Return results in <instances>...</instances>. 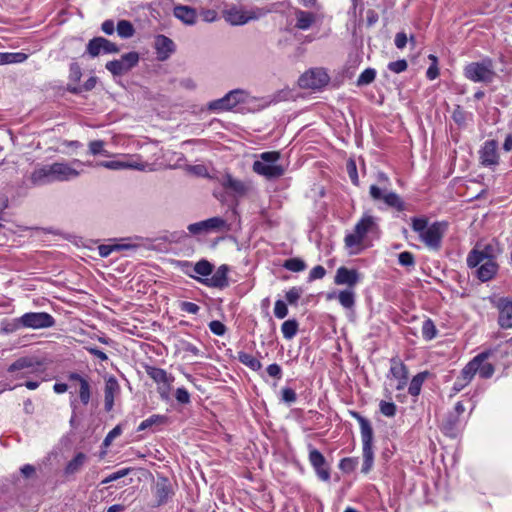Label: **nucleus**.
<instances>
[{
	"mask_svg": "<svg viewBox=\"0 0 512 512\" xmlns=\"http://www.w3.org/2000/svg\"><path fill=\"white\" fill-rule=\"evenodd\" d=\"M79 176V172L67 163H53L35 169L31 180L34 184H45L55 181H67Z\"/></svg>",
	"mask_w": 512,
	"mask_h": 512,
	"instance_id": "1",
	"label": "nucleus"
},
{
	"mask_svg": "<svg viewBox=\"0 0 512 512\" xmlns=\"http://www.w3.org/2000/svg\"><path fill=\"white\" fill-rule=\"evenodd\" d=\"M369 192L373 200L383 201L388 207L396 209L399 213H404L403 221L410 220L411 224H428V218L425 216L411 215L407 218L406 212H411L410 205L405 203L396 193L388 192L376 185H371Z\"/></svg>",
	"mask_w": 512,
	"mask_h": 512,
	"instance_id": "2",
	"label": "nucleus"
},
{
	"mask_svg": "<svg viewBox=\"0 0 512 512\" xmlns=\"http://www.w3.org/2000/svg\"><path fill=\"white\" fill-rule=\"evenodd\" d=\"M55 320L49 313L46 312H29L23 314L21 317L16 318L6 328L7 331H14L20 328L43 329L54 326Z\"/></svg>",
	"mask_w": 512,
	"mask_h": 512,
	"instance_id": "3",
	"label": "nucleus"
},
{
	"mask_svg": "<svg viewBox=\"0 0 512 512\" xmlns=\"http://www.w3.org/2000/svg\"><path fill=\"white\" fill-rule=\"evenodd\" d=\"M353 416L358 420L361 429V439L363 444L362 472L368 473L371 470L374 461V454L372 450L373 429L370 422L360 414L354 412Z\"/></svg>",
	"mask_w": 512,
	"mask_h": 512,
	"instance_id": "4",
	"label": "nucleus"
},
{
	"mask_svg": "<svg viewBox=\"0 0 512 512\" xmlns=\"http://www.w3.org/2000/svg\"><path fill=\"white\" fill-rule=\"evenodd\" d=\"M499 253L500 248L495 241L489 243L478 242L467 256V265L470 268L477 267L481 261L495 260Z\"/></svg>",
	"mask_w": 512,
	"mask_h": 512,
	"instance_id": "5",
	"label": "nucleus"
},
{
	"mask_svg": "<svg viewBox=\"0 0 512 512\" xmlns=\"http://www.w3.org/2000/svg\"><path fill=\"white\" fill-rule=\"evenodd\" d=\"M465 76L474 82L491 83L496 74L493 70L491 59H485L481 62H472L465 69Z\"/></svg>",
	"mask_w": 512,
	"mask_h": 512,
	"instance_id": "6",
	"label": "nucleus"
},
{
	"mask_svg": "<svg viewBox=\"0 0 512 512\" xmlns=\"http://www.w3.org/2000/svg\"><path fill=\"white\" fill-rule=\"evenodd\" d=\"M371 226H355L344 238L345 246L350 254H358L371 245L368 233Z\"/></svg>",
	"mask_w": 512,
	"mask_h": 512,
	"instance_id": "7",
	"label": "nucleus"
},
{
	"mask_svg": "<svg viewBox=\"0 0 512 512\" xmlns=\"http://www.w3.org/2000/svg\"><path fill=\"white\" fill-rule=\"evenodd\" d=\"M412 231L428 248L438 250L445 234V226H412Z\"/></svg>",
	"mask_w": 512,
	"mask_h": 512,
	"instance_id": "8",
	"label": "nucleus"
},
{
	"mask_svg": "<svg viewBox=\"0 0 512 512\" xmlns=\"http://www.w3.org/2000/svg\"><path fill=\"white\" fill-rule=\"evenodd\" d=\"M329 81L330 77L323 68H313L300 76L298 84L303 89L319 90Z\"/></svg>",
	"mask_w": 512,
	"mask_h": 512,
	"instance_id": "9",
	"label": "nucleus"
},
{
	"mask_svg": "<svg viewBox=\"0 0 512 512\" xmlns=\"http://www.w3.org/2000/svg\"><path fill=\"white\" fill-rule=\"evenodd\" d=\"M139 54L137 52H129L121 56L119 60H112L106 63L105 68L113 76H122L137 66L139 62Z\"/></svg>",
	"mask_w": 512,
	"mask_h": 512,
	"instance_id": "10",
	"label": "nucleus"
},
{
	"mask_svg": "<svg viewBox=\"0 0 512 512\" xmlns=\"http://www.w3.org/2000/svg\"><path fill=\"white\" fill-rule=\"evenodd\" d=\"M479 155L480 163L494 170L499 164L498 142L496 140L486 141L480 149Z\"/></svg>",
	"mask_w": 512,
	"mask_h": 512,
	"instance_id": "11",
	"label": "nucleus"
},
{
	"mask_svg": "<svg viewBox=\"0 0 512 512\" xmlns=\"http://www.w3.org/2000/svg\"><path fill=\"white\" fill-rule=\"evenodd\" d=\"M263 9H257L255 11H243L237 8H231L226 11L225 19L232 25H243L250 20L258 19L264 15Z\"/></svg>",
	"mask_w": 512,
	"mask_h": 512,
	"instance_id": "12",
	"label": "nucleus"
},
{
	"mask_svg": "<svg viewBox=\"0 0 512 512\" xmlns=\"http://www.w3.org/2000/svg\"><path fill=\"white\" fill-rule=\"evenodd\" d=\"M152 493L156 500V505L161 506L168 502L174 495L172 483L166 477H158L152 487Z\"/></svg>",
	"mask_w": 512,
	"mask_h": 512,
	"instance_id": "13",
	"label": "nucleus"
},
{
	"mask_svg": "<svg viewBox=\"0 0 512 512\" xmlns=\"http://www.w3.org/2000/svg\"><path fill=\"white\" fill-rule=\"evenodd\" d=\"M119 51L120 49L115 43L104 37H94L93 39L89 40L86 47V52L91 57H97L101 52L118 53Z\"/></svg>",
	"mask_w": 512,
	"mask_h": 512,
	"instance_id": "14",
	"label": "nucleus"
},
{
	"mask_svg": "<svg viewBox=\"0 0 512 512\" xmlns=\"http://www.w3.org/2000/svg\"><path fill=\"white\" fill-rule=\"evenodd\" d=\"M309 461L321 480L328 481L330 479V472L329 468L327 467L326 459L320 451L310 447Z\"/></svg>",
	"mask_w": 512,
	"mask_h": 512,
	"instance_id": "15",
	"label": "nucleus"
},
{
	"mask_svg": "<svg viewBox=\"0 0 512 512\" xmlns=\"http://www.w3.org/2000/svg\"><path fill=\"white\" fill-rule=\"evenodd\" d=\"M498 309V324L503 329L512 328V300L509 298H499L495 304Z\"/></svg>",
	"mask_w": 512,
	"mask_h": 512,
	"instance_id": "16",
	"label": "nucleus"
},
{
	"mask_svg": "<svg viewBox=\"0 0 512 512\" xmlns=\"http://www.w3.org/2000/svg\"><path fill=\"white\" fill-rule=\"evenodd\" d=\"M222 186L225 191L231 194L235 199L245 196L250 189L248 184L233 178L229 174L222 179Z\"/></svg>",
	"mask_w": 512,
	"mask_h": 512,
	"instance_id": "17",
	"label": "nucleus"
},
{
	"mask_svg": "<svg viewBox=\"0 0 512 512\" xmlns=\"http://www.w3.org/2000/svg\"><path fill=\"white\" fill-rule=\"evenodd\" d=\"M38 367H39V363L34 361V359L29 358V357H22V358H19L18 360H16L15 362H13L9 366L8 371L9 372L19 371L20 373L17 374L16 377L24 378L28 374L36 372L38 370Z\"/></svg>",
	"mask_w": 512,
	"mask_h": 512,
	"instance_id": "18",
	"label": "nucleus"
},
{
	"mask_svg": "<svg viewBox=\"0 0 512 512\" xmlns=\"http://www.w3.org/2000/svg\"><path fill=\"white\" fill-rule=\"evenodd\" d=\"M360 281V274L355 269H348L341 266L336 270L334 283L336 285H347L349 289L355 287Z\"/></svg>",
	"mask_w": 512,
	"mask_h": 512,
	"instance_id": "19",
	"label": "nucleus"
},
{
	"mask_svg": "<svg viewBox=\"0 0 512 512\" xmlns=\"http://www.w3.org/2000/svg\"><path fill=\"white\" fill-rule=\"evenodd\" d=\"M491 355L490 351H484L475 356L470 362H475V374L478 373L480 377L488 379L494 374V366L488 362L487 359Z\"/></svg>",
	"mask_w": 512,
	"mask_h": 512,
	"instance_id": "20",
	"label": "nucleus"
},
{
	"mask_svg": "<svg viewBox=\"0 0 512 512\" xmlns=\"http://www.w3.org/2000/svg\"><path fill=\"white\" fill-rule=\"evenodd\" d=\"M120 394V385L114 376L105 378L104 386V407L107 412L111 411L114 406L115 397Z\"/></svg>",
	"mask_w": 512,
	"mask_h": 512,
	"instance_id": "21",
	"label": "nucleus"
},
{
	"mask_svg": "<svg viewBox=\"0 0 512 512\" xmlns=\"http://www.w3.org/2000/svg\"><path fill=\"white\" fill-rule=\"evenodd\" d=\"M252 169L267 180L278 179L285 174V168L282 165H269L264 162H254Z\"/></svg>",
	"mask_w": 512,
	"mask_h": 512,
	"instance_id": "22",
	"label": "nucleus"
},
{
	"mask_svg": "<svg viewBox=\"0 0 512 512\" xmlns=\"http://www.w3.org/2000/svg\"><path fill=\"white\" fill-rule=\"evenodd\" d=\"M155 49L157 51V59L164 61L175 51V44L170 38L160 34L155 38Z\"/></svg>",
	"mask_w": 512,
	"mask_h": 512,
	"instance_id": "23",
	"label": "nucleus"
},
{
	"mask_svg": "<svg viewBox=\"0 0 512 512\" xmlns=\"http://www.w3.org/2000/svg\"><path fill=\"white\" fill-rule=\"evenodd\" d=\"M475 362H469L460 372V375L455 380L452 392L453 394H457L462 389H464L473 379L475 375Z\"/></svg>",
	"mask_w": 512,
	"mask_h": 512,
	"instance_id": "24",
	"label": "nucleus"
},
{
	"mask_svg": "<svg viewBox=\"0 0 512 512\" xmlns=\"http://www.w3.org/2000/svg\"><path fill=\"white\" fill-rule=\"evenodd\" d=\"M476 268L477 269L475 274L482 282H486L492 279L498 271V265L495 260L481 261V263Z\"/></svg>",
	"mask_w": 512,
	"mask_h": 512,
	"instance_id": "25",
	"label": "nucleus"
},
{
	"mask_svg": "<svg viewBox=\"0 0 512 512\" xmlns=\"http://www.w3.org/2000/svg\"><path fill=\"white\" fill-rule=\"evenodd\" d=\"M295 17V27L300 30H307L316 22V14L309 11L297 9L295 11Z\"/></svg>",
	"mask_w": 512,
	"mask_h": 512,
	"instance_id": "26",
	"label": "nucleus"
},
{
	"mask_svg": "<svg viewBox=\"0 0 512 512\" xmlns=\"http://www.w3.org/2000/svg\"><path fill=\"white\" fill-rule=\"evenodd\" d=\"M227 272L228 268L225 265L220 266L215 273L206 280V283L212 287L223 288L227 286Z\"/></svg>",
	"mask_w": 512,
	"mask_h": 512,
	"instance_id": "27",
	"label": "nucleus"
},
{
	"mask_svg": "<svg viewBox=\"0 0 512 512\" xmlns=\"http://www.w3.org/2000/svg\"><path fill=\"white\" fill-rule=\"evenodd\" d=\"M174 15L185 24L192 25L196 22V11L189 6L179 5L174 8Z\"/></svg>",
	"mask_w": 512,
	"mask_h": 512,
	"instance_id": "28",
	"label": "nucleus"
},
{
	"mask_svg": "<svg viewBox=\"0 0 512 512\" xmlns=\"http://www.w3.org/2000/svg\"><path fill=\"white\" fill-rule=\"evenodd\" d=\"M147 375L152 378L157 384H164L173 382L174 377L168 374L165 370L157 367L148 366L146 367Z\"/></svg>",
	"mask_w": 512,
	"mask_h": 512,
	"instance_id": "29",
	"label": "nucleus"
},
{
	"mask_svg": "<svg viewBox=\"0 0 512 512\" xmlns=\"http://www.w3.org/2000/svg\"><path fill=\"white\" fill-rule=\"evenodd\" d=\"M135 244L130 242L127 243H110V244H102L98 247V252L101 257H108L114 251H120L123 249H130L135 247Z\"/></svg>",
	"mask_w": 512,
	"mask_h": 512,
	"instance_id": "30",
	"label": "nucleus"
},
{
	"mask_svg": "<svg viewBox=\"0 0 512 512\" xmlns=\"http://www.w3.org/2000/svg\"><path fill=\"white\" fill-rule=\"evenodd\" d=\"M87 460V456L79 452L75 455V457L68 462V464L65 467V474L66 475H73L81 470V468L84 466L85 462Z\"/></svg>",
	"mask_w": 512,
	"mask_h": 512,
	"instance_id": "31",
	"label": "nucleus"
},
{
	"mask_svg": "<svg viewBox=\"0 0 512 512\" xmlns=\"http://www.w3.org/2000/svg\"><path fill=\"white\" fill-rule=\"evenodd\" d=\"M390 374L396 380L402 379V378H408V372H407L406 366L403 364V362L400 359H397V358L391 359Z\"/></svg>",
	"mask_w": 512,
	"mask_h": 512,
	"instance_id": "32",
	"label": "nucleus"
},
{
	"mask_svg": "<svg viewBox=\"0 0 512 512\" xmlns=\"http://www.w3.org/2000/svg\"><path fill=\"white\" fill-rule=\"evenodd\" d=\"M339 303L345 309H353L355 306V292L353 289L342 290L337 294Z\"/></svg>",
	"mask_w": 512,
	"mask_h": 512,
	"instance_id": "33",
	"label": "nucleus"
},
{
	"mask_svg": "<svg viewBox=\"0 0 512 512\" xmlns=\"http://www.w3.org/2000/svg\"><path fill=\"white\" fill-rule=\"evenodd\" d=\"M96 83H97V77L92 76L89 79H87L82 86L68 84L67 91L72 94L78 95V94L82 93L83 91H91L92 89L95 88Z\"/></svg>",
	"mask_w": 512,
	"mask_h": 512,
	"instance_id": "34",
	"label": "nucleus"
},
{
	"mask_svg": "<svg viewBox=\"0 0 512 512\" xmlns=\"http://www.w3.org/2000/svg\"><path fill=\"white\" fill-rule=\"evenodd\" d=\"M166 422H167V417L165 415L155 414V415H152L149 418L145 419L144 421H142L140 423V425L138 426L137 430L138 431H143V430H146V429L151 428L153 426L163 425Z\"/></svg>",
	"mask_w": 512,
	"mask_h": 512,
	"instance_id": "35",
	"label": "nucleus"
},
{
	"mask_svg": "<svg viewBox=\"0 0 512 512\" xmlns=\"http://www.w3.org/2000/svg\"><path fill=\"white\" fill-rule=\"evenodd\" d=\"M27 54L22 52L0 53V65L22 63L27 59Z\"/></svg>",
	"mask_w": 512,
	"mask_h": 512,
	"instance_id": "36",
	"label": "nucleus"
},
{
	"mask_svg": "<svg viewBox=\"0 0 512 512\" xmlns=\"http://www.w3.org/2000/svg\"><path fill=\"white\" fill-rule=\"evenodd\" d=\"M117 33L121 38L128 39L134 36L135 28L128 20H120L117 23Z\"/></svg>",
	"mask_w": 512,
	"mask_h": 512,
	"instance_id": "37",
	"label": "nucleus"
},
{
	"mask_svg": "<svg viewBox=\"0 0 512 512\" xmlns=\"http://www.w3.org/2000/svg\"><path fill=\"white\" fill-rule=\"evenodd\" d=\"M281 331L285 339H292L297 334L298 322L295 319L285 321L281 326Z\"/></svg>",
	"mask_w": 512,
	"mask_h": 512,
	"instance_id": "38",
	"label": "nucleus"
},
{
	"mask_svg": "<svg viewBox=\"0 0 512 512\" xmlns=\"http://www.w3.org/2000/svg\"><path fill=\"white\" fill-rule=\"evenodd\" d=\"M238 359L242 364L248 366L254 371L260 370L262 367L261 362L251 354L240 352Z\"/></svg>",
	"mask_w": 512,
	"mask_h": 512,
	"instance_id": "39",
	"label": "nucleus"
},
{
	"mask_svg": "<svg viewBox=\"0 0 512 512\" xmlns=\"http://www.w3.org/2000/svg\"><path fill=\"white\" fill-rule=\"evenodd\" d=\"M224 97H228L229 98L228 108L232 109L237 104L242 103V102L245 101L246 93H245L244 90L235 89V90H232L229 93H227Z\"/></svg>",
	"mask_w": 512,
	"mask_h": 512,
	"instance_id": "40",
	"label": "nucleus"
},
{
	"mask_svg": "<svg viewBox=\"0 0 512 512\" xmlns=\"http://www.w3.org/2000/svg\"><path fill=\"white\" fill-rule=\"evenodd\" d=\"M97 166L105 167L107 169L111 170H120V169H126V168H136L140 169L138 166L129 163V162H122V161H101L96 164Z\"/></svg>",
	"mask_w": 512,
	"mask_h": 512,
	"instance_id": "41",
	"label": "nucleus"
},
{
	"mask_svg": "<svg viewBox=\"0 0 512 512\" xmlns=\"http://www.w3.org/2000/svg\"><path fill=\"white\" fill-rule=\"evenodd\" d=\"M424 379H425L424 373H419L412 378V380L409 384V388H408V391L412 396L419 395V393L421 391L422 384L424 382Z\"/></svg>",
	"mask_w": 512,
	"mask_h": 512,
	"instance_id": "42",
	"label": "nucleus"
},
{
	"mask_svg": "<svg viewBox=\"0 0 512 512\" xmlns=\"http://www.w3.org/2000/svg\"><path fill=\"white\" fill-rule=\"evenodd\" d=\"M437 329L431 319H426L422 325V336L426 340H432L436 337Z\"/></svg>",
	"mask_w": 512,
	"mask_h": 512,
	"instance_id": "43",
	"label": "nucleus"
},
{
	"mask_svg": "<svg viewBox=\"0 0 512 512\" xmlns=\"http://www.w3.org/2000/svg\"><path fill=\"white\" fill-rule=\"evenodd\" d=\"M283 267L293 272H300L306 268V264L299 258H290L284 262Z\"/></svg>",
	"mask_w": 512,
	"mask_h": 512,
	"instance_id": "44",
	"label": "nucleus"
},
{
	"mask_svg": "<svg viewBox=\"0 0 512 512\" xmlns=\"http://www.w3.org/2000/svg\"><path fill=\"white\" fill-rule=\"evenodd\" d=\"M281 154L278 151L263 152L259 155V160L255 162H264L269 165H277L276 162L280 159Z\"/></svg>",
	"mask_w": 512,
	"mask_h": 512,
	"instance_id": "45",
	"label": "nucleus"
},
{
	"mask_svg": "<svg viewBox=\"0 0 512 512\" xmlns=\"http://www.w3.org/2000/svg\"><path fill=\"white\" fill-rule=\"evenodd\" d=\"M376 77V71L372 68L365 69L357 79L358 86H364L372 83Z\"/></svg>",
	"mask_w": 512,
	"mask_h": 512,
	"instance_id": "46",
	"label": "nucleus"
},
{
	"mask_svg": "<svg viewBox=\"0 0 512 512\" xmlns=\"http://www.w3.org/2000/svg\"><path fill=\"white\" fill-rule=\"evenodd\" d=\"M79 398L83 405H87L91 398V387L89 382L82 381L79 388Z\"/></svg>",
	"mask_w": 512,
	"mask_h": 512,
	"instance_id": "47",
	"label": "nucleus"
},
{
	"mask_svg": "<svg viewBox=\"0 0 512 512\" xmlns=\"http://www.w3.org/2000/svg\"><path fill=\"white\" fill-rule=\"evenodd\" d=\"M347 173L354 185H359L356 162L353 158H349L346 162Z\"/></svg>",
	"mask_w": 512,
	"mask_h": 512,
	"instance_id": "48",
	"label": "nucleus"
},
{
	"mask_svg": "<svg viewBox=\"0 0 512 512\" xmlns=\"http://www.w3.org/2000/svg\"><path fill=\"white\" fill-rule=\"evenodd\" d=\"M89 152L92 155H104L109 156L107 150L104 149V141L102 140H94L89 143Z\"/></svg>",
	"mask_w": 512,
	"mask_h": 512,
	"instance_id": "49",
	"label": "nucleus"
},
{
	"mask_svg": "<svg viewBox=\"0 0 512 512\" xmlns=\"http://www.w3.org/2000/svg\"><path fill=\"white\" fill-rule=\"evenodd\" d=\"M228 105H229V98L223 97L221 99L214 100V101L210 102L208 105V108H209V110H212V111L230 110L228 108Z\"/></svg>",
	"mask_w": 512,
	"mask_h": 512,
	"instance_id": "50",
	"label": "nucleus"
},
{
	"mask_svg": "<svg viewBox=\"0 0 512 512\" xmlns=\"http://www.w3.org/2000/svg\"><path fill=\"white\" fill-rule=\"evenodd\" d=\"M194 271L202 276H208L212 273V265L205 260L199 261L194 266Z\"/></svg>",
	"mask_w": 512,
	"mask_h": 512,
	"instance_id": "51",
	"label": "nucleus"
},
{
	"mask_svg": "<svg viewBox=\"0 0 512 512\" xmlns=\"http://www.w3.org/2000/svg\"><path fill=\"white\" fill-rule=\"evenodd\" d=\"M303 290L299 287H292L286 292V300L290 305H294L300 299Z\"/></svg>",
	"mask_w": 512,
	"mask_h": 512,
	"instance_id": "52",
	"label": "nucleus"
},
{
	"mask_svg": "<svg viewBox=\"0 0 512 512\" xmlns=\"http://www.w3.org/2000/svg\"><path fill=\"white\" fill-rule=\"evenodd\" d=\"M379 408L384 416L393 417L396 414V405L393 402L381 401Z\"/></svg>",
	"mask_w": 512,
	"mask_h": 512,
	"instance_id": "53",
	"label": "nucleus"
},
{
	"mask_svg": "<svg viewBox=\"0 0 512 512\" xmlns=\"http://www.w3.org/2000/svg\"><path fill=\"white\" fill-rule=\"evenodd\" d=\"M274 315L278 319H283L288 315V308L284 301L277 300L274 306Z\"/></svg>",
	"mask_w": 512,
	"mask_h": 512,
	"instance_id": "54",
	"label": "nucleus"
},
{
	"mask_svg": "<svg viewBox=\"0 0 512 512\" xmlns=\"http://www.w3.org/2000/svg\"><path fill=\"white\" fill-rule=\"evenodd\" d=\"M452 119L459 126L465 125L466 123V113L461 108V106L457 105L452 113Z\"/></svg>",
	"mask_w": 512,
	"mask_h": 512,
	"instance_id": "55",
	"label": "nucleus"
},
{
	"mask_svg": "<svg viewBox=\"0 0 512 512\" xmlns=\"http://www.w3.org/2000/svg\"><path fill=\"white\" fill-rule=\"evenodd\" d=\"M398 261L402 266L410 267L415 264L414 256L411 252L405 251L398 255Z\"/></svg>",
	"mask_w": 512,
	"mask_h": 512,
	"instance_id": "56",
	"label": "nucleus"
},
{
	"mask_svg": "<svg viewBox=\"0 0 512 512\" xmlns=\"http://www.w3.org/2000/svg\"><path fill=\"white\" fill-rule=\"evenodd\" d=\"M297 399L295 391L291 388L285 387L281 390V400L285 403H294Z\"/></svg>",
	"mask_w": 512,
	"mask_h": 512,
	"instance_id": "57",
	"label": "nucleus"
},
{
	"mask_svg": "<svg viewBox=\"0 0 512 512\" xmlns=\"http://www.w3.org/2000/svg\"><path fill=\"white\" fill-rule=\"evenodd\" d=\"M82 71L81 67L77 62H73L70 64V73H69V79L75 83H78L81 79Z\"/></svg>",
	"mask_w": 512,
	"mask_h": 512,
	"instance_id": "58",
	"label": "nucleus"
},
{
	"mask_svg": "<svg viewBox=\"0 0 512 512\" xmlns=\"http://www.w3.org/2000/svg\"><path fill=\"white\" fill-rule=\"evenodd\" d=\"M131 471V468H124V469H121V470H118L112 474H110L108 477H106L102 483L103 484H106V483H110L112 481H116L122 477H125L126 475H128Z\"/></svg>",
	"mask_w": 512,
	"mask_h": 512,
	"instance_id": "59",
	"label": "nucleus"
},
{
	"mask_svg": "<svg viewBox=\"0 0 512 512\" xmlns=\"http://www.w3.org/2000/svg\"><path fill=\"white\" fill-rule=\"evenodd\" d=\"M407 67H408L407 61L404 59L390 62L388 64V69L394 73H401V72L405 71L407 69Z\"/></svg>",
	"mask_w": 512,
	"mask_h": 512,
	"instance_id": "60",
	"label": "nucleus"
},
{
	"mask_svg": "<svg viewBox=\"0 0 512 512\" xmlns=\"http://www.w3.org/2000/svg\"><path fill=\"white\" fill-rule=\"evenodd\" d=\"M179 308L181 311L187 312L189 314H197L200 310V307L197 304L188 301H182L179 304Z\"/></svg>",
	"mask_w": 512,
	"mask_h": 512,
	"instance_id": "61",
	"label": "nucleus"
},
{
	"mask_svg": "<svg viewBox=\"0 0 512 512\" xmlns=\"http://www.w3.org/2000/svg\"><path fill=\"white\" fill-rule=\"evenodd\" d=\"M209 328L212 333H214L215 335H218V336H222L226 332L225 325L218 320L211 321L209 323Z\"/></svg>",
	"mask_w": 512,
	"mask_h": 512,
	"instance_id": "62",
	"label": "nucleus"
},
{
	"mask_svg": "<svg viewBox=\"0 0 512 512\" xmlns=\"http://www.w3.org/2000/svg\"><path fill=\"white\" fill-rule=\"evenodd\" d=\"M326 274V270L323 266L317 265L311 269L309 273V281L322 279Z\"/></svg>",
	"mask_w": 512,
	"mask_h": 512,
	"instance_id": "63",
	"label": "nucleus"
},
{
	"mask_svg": "<svg viewBox=\"0 0 512 512\" xmlns=\"http://www.w3.org/2000/svg\"><path fill=\"white\" fill-rule=\"evenodd\" d=\"M357 465V460L353 458H344L340 462V469L345 472H351L355 469Z\"/></svg>",
	"mask_w": 512,
	"mask_h": 512,
	"instance_id": "64",
	"label": "nucleus"
}]
</instances>
